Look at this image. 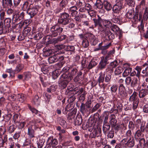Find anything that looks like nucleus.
<instances>
[{
    "label": "nucleus",
    "instance_id": "1",
    "mask_svg": "<svg viewBox=\"0 0 148 148\" xmlns=\"http://www.w3.org/2000/svg\"><path fill=\"white\" fill-rule=\"evenodd\" d=\"M77 71L76 69L68 68V66L64 67L61 71L62 74L61 79L58 81L59 86L61 89L65 88L70 82L73 79V76L75 75Z\"/></svg>",
    "mask_w": 148,
    "mask_h": 148
},
{
    "label": "nucleus",
    "instance_id": "2",
    "mask_svg": "<svg viewBox=\"0 0 148 148\" xmlns=\"http://www.w3.org/2000/svg\"><path fill=\"white\" fill-rule=\"evenodd\" d=\"M112 51H110L105 56L101 57L100 62L97 66L99 70H103L106 68L107 65L109 63L108 60L111 59L112 57Z\"/></svg>",
    "mask_w": 148,
    "mask_h": 148
},
{
    "label": "nucleus",
    "instance_id": "3",
    "mask_svg": "<svg viewBox=\"0 0 148 148\" xmlns=\"http://www.w3.org/2000/svg\"><path fill=\"white\" fill-rule=\"evenodd\" d=\"M63 28L60 26V24H56L50 28V34L47 35L46 36V39H50V37H55L60 35L62 32Z\"/></svg>",
    "mask_w": 148,
    "mask_h": 148
},
{
    "label": "nucleus",
    "instance_id": "4",
    "mask_svg": "<svg viewBox=\"0 0 148 148\" xmlns=\"http://www.w3.org/2000/svg\"><path fill=\"white\" fill-rule=\"evenodd\" d=\"M102 42L104 44H107L111 46L113 40L115 38V36L113 33L110 30L106 31L103 34Z\"/></svg>",
    "mask_w": 148,
    "mask_h": 148
},
{
    "label": "nucleus",
    "instance_id": "5",
    "mask_svg": "<svg viewBox=\"0 0 148 148\" xmlns=\"http://www.w3.org/2000/svg\"><path fill=\"white\" fill-rule=\"evenodd\" d=\"M137 94L136 92H134L130 96L129 100V101L133 102V109L134 110L137 108L139 102V99L137 96Z\"/></svg>",
    "mask_w": 148,
    "mask_h": 148
},
{
    "label": "nucleus",
    "instance_id": "6",
    "mask_svg": "<svg viewBox=\"0 0 148 148\" xmlns=\"http://www.w3.org/2000/svg\"><path fill=\"white\" fill-rule=\"evenodd\" d=\"M71 20L69 18V15L67 13L61 14V16L58 19V22L59 24L66 25L70 23Z\"/></svg>",
    "mask_w": 148,
    "mask_h": 148
},
{
    "label": "nucleus",
    "instance_id": "7",
    "mask_svg": "<svg viewBox=\"0 0 148 148\" xmlns=\"http://www.w3.org/2000/svg\"><path fill=\"white\" fill-rule=\"evenodd\" d=\"M41 121L40 119H34L30 121L27 126L33 128L35 130L39 129Z\"/></svg>",
    "mask_w": 148,
    "mask_h": 148
},
{
    "label": "nucleus",
    "instance_id": "8",
    "mask_svg": "<svg viewBox=\"0 0 148 148\" xmlns=\"http://www.w3.org/2000/svg\"><path fill=\"white\" fill-rule=\"evenodd\" d=\"M68 68L76 69L77 71V72L75 74V75L73 76V77L75 76L77 74V75H76L73 79V80L74 82H76L80 80H82L84 78V75L83 74V73L81 71H78V70L77 68L76 67H75L73 65H70L69 66H68Z\"/></svg>",
    "mask_w": 148,
    "mask_h": 148
},
{
    "label": "nucleus",
    "instance_id": "9",
    "mask_svg": "<svg viewBox=\"0 0 148 148\" xmlns=\"http://www.w3.org/2000/svg\"><path fill=\"white\" fill-rule=\"evenodd\" d=\"M123 109V105L119 101H117L116 103L114 104L112 108L110 110V113L113 112L117 114L118 112H121Z\"/></svg>",
    "mask_w": 148,
    "mask_h": 148
},
{
    "label": "nucleus",
    "instance_id": "10",
    "mask_svg": "<svg viewBox=\"0 0 148 148\" xmlns=\"http://www.w3.org/2000/svg\"><path fill=\"white\" fill-rule=\"evenodd\" d=\"M126 94L125 87L123 84H120L118 86V97L121 99H123L126 97Z\"/></svg>",
    "mask_w": 148,
    "mask_h": 148
},
{
    "label": "nucleus",
    "instance_id": "11",
    "mask_svg": "<svg viewBox=\"0 0 148 148\" xmlns=\"http://www.w3.org/2000/svg\"><path fill=\"white\" fill-rule=\"evenodd\" d=\"M58 144V140L53 137V136H51L48 138L47 141L46 145L51 148L55 147Z\"/></svg>",
    "mask_w": 148,
    "mask_h": 148
},
{
    "label": "nucleus",
    "instance_id": "12",
    "mask_svg": "<svg viewBox=\"0 0 148 148\" xmlns=\"http://www.w3.org/2000/svg\"><path fill=\"white\" fill-rule=\"evenodd\" d=\"M138 78L134 77L132 79V81L130 85L131 88H134V89L136 91L139 90L141 86H140L138 82Z\"/></svg>",
    "mask_w": 148,
    "mask_h": 148
},
{
    "label": "nucleus",
    "instance_id": "13",
    "mask_svg": "<svg viewBox=\"0 0 148 148\" xmlns=\"http://www.w3.org/2000/svg\"><path fill=\"white\" fill-rule=\"evenodd\" d=\"M142 68L141 66H136L135 68V70H133L131 73V77H138L139 79L141 75V71Z\"/></svg>",
    "mask_w": 148,
    "mask_h": 148
},
{
    "label": "nucleus",
    "instance_id": "14",
    "mask_svg": "<svg viewBox=\"0 0 148 148\" xmlns=\"http://www.w3.org/2000/svg\"><path fill=\"white\" fill-rule=\"evenodd\" d=\"M86 35V38L88 40L89 39L91 45L95 46L97 43L98 40L93 34L91 33H88Z\"/></svg>",
    "mask_w": 148,
    "mask_h": 148
},
{
    "label": "nucleus",
    "instance_id": "15",
    "mask_svg": "<svg viewBox=\"0 0 148 148\" xmlns=\"http://www.w3.org/2000/svg\"><path fill=\"white\" fill-rule=\"evenodd\" d=\"M118 64V62L117 60H114L110 63L108 65L106 69V72H110L113 73L114 69L116 67Z\"/></svg>",
    "mask_w": 148,
    "mask_h": 148
},
{
    "label": "nucleus",
    "instance_id": "16",
    "mask_svg": "<svg viewBox=\"0 0 148 148\" xmlns=\"http://www.w3.org/2000/svg\"><path fill=\"white\" fill-rule=\"evenodd\" d=\"M101 129L97 128L95 129L93 132L90 134V137L91 138H95L96 137H101Z\"/></svg>",
    "mask_w": 148,
    "mask_h": 148
},
{
    "label": "nucleus",
    "instance_id": "17",
    "mask_svg": "<svg viewBox=\"0 0 148 148\" xmlns=\"http://www.w3.org/2000/svg\"><path fill=\"white\" fill-rule=\"evenodd\" d=\"M11 19L10 18H6L4 20V26L7 29H9V32H10L11 31L12 28L11 27V24L13 23V21L11 23Z\"/></svg>",
    "mask_w": 148,
    "mask_h": 148
},
{
    "label": "nucleus",
    "instance_id": "18",
    "mask_svg": "<svg viewBox=\"0 0 148 148\" xmlns=\"http://www.w3.org/2000/svg\"><path fill=\"white\" fill-rule=\"evenodd\" d=\"M83 120L81 114H77L75 119H74V125L75 126H80L82 123Z\"/></svg>",
    "mask_w": 148,
    "mask_h": 148
},
{
    "label": "nucleus",
    "instance_id": "19",
    "mask_svg": "<svg viewBox=\"0 0 148 148\" xmlns=\"http://www.w3.org/2000/svg\"><path fill=\"white\" fill-rule=\"evenodd\" d=\"M27 135L28 136V137L30 138H34L35 135V129H33L31 127L27 126Z\"/></svg>",
    "mask_w": 148,
    "mask_h": 148
},
{
    "label": "nucleus",
    "instance_id": "20",
    "mask_svg": "<svg viewBox=\"0 0 148 148\" xmlns=\"http://www.w3.org/2000/svg\"><path fill=\"white\" fill-rule=\"evenodd\" d=\"M111 30L114 32L116 33L117 34H119V37L122 36V32L119 27L116 25H113L111 27Z\"/></svg>",
    "mask_w": 148,
    "mask_h": 148
},
{
    "label": "nucleus",
    "instance_id": "21",
    "mask_svg": "<svg viewBox=\"0 0 148 148\" xmlns=\"http://www.w3.org/2000/svg\"><path fill=\"white\" fill-rule=\"evenodd\" d=\"M132 68L131 67H128L125 68L122 74V76L123 77H126L127 76H128L129 75L131 77V74H132Z\"/></svg>",
    "mask_w": 148,
    "mask_h": 148
},
{
    "label": "nucleus",
    "instance_id": "22",
    "mask_svg": "<svg viewBox=\"0 0 148 148\" xmlns=\"http://www.w3.org/2000/svg\"><path fill=\"white\" fill-rule=\"evenodd\" d=\"M118 88V86L116 84H114L111 87V93L113 97H115V94H116V91Z\"/></svg>",
    "mask_w": 148,
    "mask_h": 148
},
{
    "label": "nucleus",
    "instance_id": "23",
    "mask_svg": "<svg viewBox=\"0 0 148 148\" xmlns=\"http://www.w3.org/2000/svg\"><path fill=\"white\" fill-rule=\"evenodd\" d=\"M112 73L109 72H106V74L105 75L104 82L108 84H110L112 78Z\"/></svg>",
    "mask_w": 148,
    "mask_h": 148
},
{
    "label": "nucleus",
    "instance_id": "24",
    "mask_svg": "<svg viewBox=\"0 0 148 148\" xmlns=\"http://www.w3.org/2000/svg\"><path fill=\"white\" fill-rule=\"evenodd\" d=\"M9 29H7L4 26L3 27V23L2 21L0 23V35L3 34H5L6 33L10 32Z\"/></svg>",
    "mask_w": 148,
    "mask_h": 148
},
{
    "label": "nucleus",
    "instance_id": "25",
    "mask_svg": "<svg viewBox=\"0 0 148 148\" xmlns=\"http://www.w3.org/2000/svg\"><path fill=\"white\" fill-rule=\"evenodd\" d=\"M127 147L132 148L135 145V140L134 138L132 137L128 138L127 142Z\"/></svg>",
    "mask_w": 148,
    "mask_h": 148
},
{
    "label": "nucleus",
    "instance_id": "26",
    "mask_svg": "<svg viewBox=\"0 0 148 148\" xmlns=\"http://www.w3.org/2000/svg\"><path fill=\"white\" fill-rule=\"evenodd\" d=\"M98 18L96 19L94 18L93 19L95 27H96L97 25H99V27L101 28L102 27V26L101 24V22L102 19L99 15H97Z\"/></svg>",
    "mask_w": 148,
    "mask_h": 148
},
{
    "label": "nucleus",
    "instance_id": "27",
    "mask_svg": "<svg viewBox=\"0 0 148 148\" xmlns=\"http://www.w3.org/2000/svg\"><path fill=\"white\" fill-rule=\"evenodd\" d=\"M99 76L97 79V81L98 82V84H99L100 83H103L104 81L105 73H103L101 72L99 74Z\"/></svg>",
    "mask_w": 148,
    "mask_h": 148
},
{
    "label": "nucleus",
    "instance_id": "28",
    "mask_svg": "<svg viewBox=\"0 0 148 148\" xmlns=\"http://www.w3.org/2000/svg\"><path fill=\"white\" fill-rule=\"evenodd\" d=\"M24 16V13L23 12H22L20 14L16 13L15 15V21H20L21 20L23 21V19Z\"/></svg>",
    "mask_w": 148,
    "mask_h": 148
},
{
    "label": "nucleus",
    "instance_id": "29",
    "mask_svg": "<svg viewBox=\"0 0 148 148\" xmlns=\"http://www.w3.org/2000/svg\"><path fill=\"white\" fill-rule=\"evenodd\" d=\"M57 53L50 57L48 59V62L50 64H52L57 61Z\"/></svg>",
    "mask_w": 148,
    "mask_h": 148
},
{
    "label": "nucleus",
    "instance_id": "30",
    "mask_svg": "<svg viewBox=\"0 0 148 148\" xmlns=\"http://www.w3.org/2000/svg\"><path fill=\"white\" fill-rule=\"evenodd\" d=\"M148 94V91L146 89H142L139 92V97L140 98H143Z\"/></svg>",
    "mask_w": 148,
    "mask_h": 148
},
{
    "label": "nucleus",
    "instance_id": "31",
    "mask_svg": "<svg viewBox=\"0 0 148 148\" xmlns=\"http://www.w3.org/2000/svg\"><path fill=\"white\" fill-rule=\"evenodd\" d=\"M33 101L34 105L38 106L40 102V97H39L38 95H36L34 97Z\"/></svg>",
    "mask_w": 148,
    "mask_h": 148
},
{
    "label": "nucleus",
    "instance_id": "32",
    "mask_svg": "<svg viewBox=\"0 0 148 148\" xmlns=\"http://www.w3.org/2000/svg\"><path fill=\"white\" fill-rule=\"evenodd\" d=\"M97 64V62L94 59H92L89 63L87 68L88 69H91L95 67Z\"/></svg>",
    "mask_w": 148,
    "mask_h": 148
},
{
    "label": "nucleus",
    "instance_id": "33",
    "mask_svg": "<svg viewBox=\"0 0 148 148\" xmlns=\"http://www.w3.org/2000/svg\"><path fill=\"white\" fill-rule=\"evenodd\" d=\"M56 88L57 86L55 85H53L47 88L46 91L49 93H52L53 92L56 91Z\"/></svg>",
    "mask_w": 148,
    "mask_h": 148
},
{
    "label": "nucleus",
    "instance_id": "34",
    "mask_svg": "<svg viewBox=\"0 0 148 148\" xmlns=\"http://www.w3.org/2000/svg\"><path fill=\"white\" fill-rule=\"evenodd\" d=\"M134 10H129L127 13L126 15L128 18L134 20Z\"/></svg>",
    "mask_w": 148,
    "mask_h": 148
},
{
    "label": "nucleus",
    "instance_id": "35",
    "mask_svg": "<svg viewBox=\"0 0 148 148\" xmlns=\"http://www.w3.org/2000/svg\"><path fill=\"white\" fill-rule=\"evenodd\" d=\"M12 116V114L11 113L8 112L3 116V119L2 120L3 121L4 120L6 122H8L10 120Z\"/></svg>",
    "mask_w": 148,
    "mask_h": 148
},
{
    "label": "nucleus",
    "instance_id": "36",
    "mask_svg": "<svg viewBox=\"0 0 148 148\" xmlns=\"http://www.w3.org/2000/svg\"><path fill=\"white\" fill-rule=\"evenodd\" d=\"M84 5V4H83L82 3L79 1L77 3L76 5L71 7V8H75L76 9H84V8L83 6Z\"/></svg>",
    "mask_w": 148,
    "mask_h": 148
},
{
    "label": "nucleus",
    "instance_id": "37",
    "mask_svg": "<svg viewBox=\"0 0 148 148\" xmlns=\"http://www.w3.org/2000/svg\"><path fill=\"white\" fill-rule=\"evenodd\" d=\"M86 105L85 104L82 103L80 106V111L82 114L84 115L85 114L87 113V110L86 108Z\"/></svg>",
    "mask_w": 148,
    "mask_h": 148
},
{
    "label": "nucleus",
    "instance_id": "38",
    "mask_svg": "<svg viewBox=\"0 0 148 148\" xmlns=\"http://www.w3.org/2000/svg\"><path fill=\"white\" fill-rule=\"evenodd\" d=\"M137 9H147V8L145 5V0H142L140 4L137 7Z\"/></svg>",
    "mask_w": 148,
    "mask_h": 148
},
{
    "label": "nucleus",
    "instance_id": "39",
    "mask_svg": "<svg viewBox=\"0 0 148 148\" xmlns=\"http://www.w3.org/2000/svg\"><path fill=\"white\" fill-rule=\"evenodd\" d=\"M17 97L19 99V101L21 102H23L25 101L27 98L26 95L23 94H18Z\"/></svg>",
    "mask_w": 148,
    "mask_h": 148
},
{
    "label": "nucleus",
    "instance_id": "40",
    "mask_svg": "<svg viewBox=\"0 0 148 148\" xmlns=\"http://www.w3.org/2000/svg\"><path fill=\"white\" fill-rule=\"evenodd\" d=\"M6 72L10 74V77L13 78L15 77V70H13L12 68L7 69L6 71Z\"/></svg>",
    "mask_w": 148,
    "mask_h": 148
},
{
    "label": "nucleus",
    "instance_id": "41",
    "mask_svg": "<svg viewBox=\"0 0 148 148\" xmlns=\"http://www.w3.org/2000/svg\"><path fill=\"white\" fill-rule=\"evenodd\" d=\"M103 25L107 28H110L113 25L112 23L108 20H104L103 22Z\"/></svg>",
    "mask_w": 148,
    "mask_h": 148
},
{
    "label": "nucleus",
    "instance_id": "42",
    "mask_svg": "<svg viewBox=\"0 0 148 148\" xmlns=\"http://www.w3.org/2000/svg\"><path fill=\"white\" fill-rule=\"evenodd\" d=\"M31 139L29 138H26L23 143V146L25 147L27 146H29L30 147L32 146L33 144L32 143Z\"/></svg>",
    "mask_w": 148,
    "mask_h": 148
},
{
    "label": "nucleus",
    "instance_id": "43",
    "mask_svg": "<svg viewBox=\"0 0 148 148\" xmlns=\"http://www.w3.org/2000/svg\"><path fill=\"white\" fill-rule=\"evenodd\" d=\"M116 116L114 114H112L111 115L110 120V123L111 126H114V125L116 124L117 120L115 119Z\"/></svg>",
    "mask_w": 148,
    "mask_h": 148
},
{
    "label": "nucleus",
    "instance_id": "44",
    "mask_svg": "<svg viewBox=\"0 0 148 148\" xmlns=\"http://www.w3.org/2000/svg\"><path fill=\"white\" fill-rule=\"evenodd\" d=\"M38 10H27V12L32 18L38 13Z\"/></svg>",
    "mask_w": 148,
    "mask_h": 148
},
{
    "label": "nucleus",
    "instance_id": "45",
    "mask_svg": "<svg viewBox=\"0 0 148 148\" xmlns=\"http://www.w3.org/2000/svg\"><path fill=\"white\" fill-rule=\"evenodd\" d=\"M27 107H28V108L32 112V113L34 114V115L36 114L38 111L33 107L32 106L29 104H27Z\"/></svg>",
    "mask_w": 148,
    "mask_h": 148
},
{
    "label": "nucleus",
    "instance_id": "46",
    "mask_svg": "<svg viewBox=\"0 0 148 148\" xmlns=\"http://www.w3.org/2000/svg\"><path fill=\"white\" fill-rule=\"evenodd\" d=\"M110 125L108 123H103V130L104 132H106L109 130L110 128Z\"/></svg>",
    "mask_w": 148,
    "mask_h": 148
},
{
    "label": "nucleus",
    "instance_id": "47",
    "mask_svg": "<svg viewBox=\"0 0 148 148\" xmlns=\"http://www.w3.org/2000/svg\"><path fill=\"white\" fill-rule=\"evenodd\" d=\"M65 49L67 51L70 53V54L72 53V52H74L75 50V48L73 46L68 45L66 46Z\"/></svg>",
    "mask_w": 148,
    "mask_h": 148
},
{
    "label": "nucleus",
    "instance_id": "48",
    "mask_svg": "<svg viewBox=\"0 0 148 148\" xmlns=\"http://www.w3.org/2000/svg\"><path fill=\"white\" fill-rule=\"evenodd\" d=\"M45 142V140L43 138H40L37 141V144L38 148H42L44 143Z\"/></svg>",
    "mask_w": 148,
    "mask_h": 148
},
{
    "label": "nucleus",
    "instance_id": "49",
    "mask_svg": "<svg viewBox=\"0 0 148 148\" xmlns=\"http://www.w3.org/2000/svg\"><path fill=\"white\" fill-rule=\"evenodd\" d=\"M116 16L115 17H113V18L111 19L112 22L115 23L121 24L122 23L121 20L119 18L118 16H117L116 18Z\"/></svg>",
    "mask_w": 148,
    "mask_h": 148
},
{
    "label": "nucleus",
    "instance_id": "50",
    "mask_svg": "<svg viewBox=\"0 0 148 148\" xmlns=\"http://www.w3.org/2000/svg\"><path fill=\"white\" fill-rule=\"evenodd\" d=\"M123 68L119 66L116 68L114 71V75H117L121 74L123 71Z\"/></svg>",
    "mask_w": 148,
    "mask_h": 148
},
{
    "label": "nucleus",
    "instance_id": "51",
    "mask_svg": "<svg viewBox=\"0 0 148 148\" xmlns=\"http://www.w3.org/2000/svg\"><path fill=\"white\" fill-rule=\"evenodd\" d=\"M142 131L139 129L137 130L134 134V138L136 140L138 139L141 136Z\"/></svg>",
    "mask_w": 148,
    "mask_h": 148
},
{
    "label": "nucleus",
    "instance_id": "52",
    "mask_svg": "<svg viewBox=\"0 0 148 148\" xmlns=\"http://www.w3.org/2000/svg\"><path fill=\"white\" fill-rule=\"evenodd\" d=\"M58 120L59 121L60 124L61 126L63 127L66 126V123L63 118L60 117L58 118Z\"/></svg>",
    "mask_w": 148,
    "mask_h": 148
},
{
    "label": "nucleus",
    "instance_id": "53",
    "mask_svg": "<svg viewBox=\"0 0 148 148\" xmlns=\"http://www.w3.org/2000/svg\"><path fill=\"white\" fill-rule=\"evenodd\" d=\"M30 23L31 21L30 19H26L24 21H23L22 20L19 23V25L22 27L25 24L26 25V26H27V25H28Z\"/></svg>",
    "mask_w": 148,
    "mask_h": 148
},
{
    "label": "nucleus",
    "instance_id": "54",
    "mask_svg": "<svg viewBox=\"0 0 148 148\" xmlns=\"http://www.w3.org/2000/svg\"><path fill=\"white\" fill-rule=\"evenodd\" d=\"M16 128V126L13 125H12L8 128V132L10 134H11L14 131Z\"/></svg>",
    "mask_w": 148,
    "mask_h": 148
},
{
    "label": "nucleus",
    "instance_id": "55",
    "mask_svg": "<svg viewBox=\"0 0 148 148\" xmlns=\"http://www.w3.org/2000/svg\"><path fill=\"white\" fill-rule=\"evenodd\" d=\"M104 117V119L103 121V123H108L107 121L108 119V115L106 114V113L105 112H103L101 114L100 119L101 118V119H103V118Z\"/></svg>",
    "mask_w": 148,
    "mask_h": 148
},
{
    "label": "nucleus",
    "instance_id": "56",
    "mask_svg": "<svg viewBox=\"0 0 148 148\" xmlns=\"http://www.w3.org/2000/svg\"><path fill=\"white\" fill-rule=\"evenodd\" d=\"M104 8L106 9H111L112 7L111 4L107 1H104L103 2Z\"/></svg>",
    "mask_w": 148,
    "mask_h": 148
},
{
    "label": "nucleus",
    "instance_id": "57",
    "mask_svg": "<svg viewBox=\"0 0 148 148\" xmlns=\"http://www.w3.org/2000/svg\"><path fill=\"white\" fill-rule=\"evenodd\" d=\"M24 68V66L22 64H19L16 67L15 70V72L17 73L20 72Z\"/></svg>",
    "mask_w": 148,
    "mask_h": 148
},
{
    "label": "nucleus",
    "instance_id": "58",
    "mask_svg": "<svg viewBox=\"0 0 148 148\" xmlns=\"http://www.w3.org/2000/svg\"><path fill=\"white\" fill-rule=\"evenodd\" d=\"M103 46L104 47V49L101 50V53L103 55H105L107 53L106 50L108 49L111 46L107 44H103Z\"/></svg>",
    "mask_w": 148,
    "mask_h": 148
},
{
    "label": "nucleus",
    "instance_id": "59",
    "mask_svg": "<svg viewBox=\"0 0 148 148\" xmlns=\"http://www.w3.org/2000/svg\"><path fill=\"white\" fill-rule=\"evenodd\" d=\"M132 81V79L131 77L130 76H127L125 78V85L127 86L130 85Z\"/></svg>",
    "mask_w": 148,
    "mask_h": 148
},
{
    "label": "nucleus",
    "instance_id": "60",
    "mask_svg": "<svg viewBox=\"0 0 148 148\" xmlns=\"http://www.w3.org/2000/svg\"><path fill=\"white\" fill-rule=\"evenodd\" d=\"M128 128L129 130H130L132 131L134 130L135 128V123L132 121H130L129 122Z\"/></svg>",
    "mask_w": 148,
    "mask_h": 148
},
{
    "label": "nucleus",
    "instance_id": "61",
    "mask_svg": "<svg viewBox=\"0 0 148 148\" xmlns=\"http://www.w3.org/2000/svg\"><path fill=\"white\" fill-rule=\"evenodd\" d=\"M75 105L74 103H69L66 105L65 108H66L67 110L70 112L74 108Z\"/></svg>",
    "mask_w": 148,
    "mask_h": 148
},
{
    "label": "nucleus",
    "instance_id": "62",
    "mask_svg": "<svg viewBox=\"0 0 148 148\" xmlns=\"http://www.w3.org/2000/svg\"><path fill=\"white\" fill-rule=\"evenodd\" d=\"M86 94V91H84L83 93L78 98V100L79 101L82 102H83L84 101L85 99V96Z\"/></svg>",
    "mask_w": 148,
    "mask_h": 148
},
{
    "label": "nucleus",
    "instance_id": "63",
    "mask_svg": "<svg viewBox=\"0 0 148 148\" xmlns=\"http://www.w3.org/2000/svg\"><path fill=\"white\" fill-rule=\"evenodd\" d=\"M54 52L53 49H48L45 51V54L47 56H49L52 55Z\"/></svg>",
    "mask_w": 148,
    "mask_h": 148
},
{
    "label": "nucleus",
    "instance_id": "64",
    "mask_svg": "<svg viewBox=\"0 0 148 148\" xmlns=\"http://www.w3.org/2000/svg\"><path fill=\"white\" fill-rule=\"evenodd\" d=\"M9 141V147L8 148H14V142L12 138H10L8 139Z\"/></svg>",
    "mask_w": 148,
    "mask_h": 148
}]
</instances>
